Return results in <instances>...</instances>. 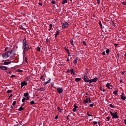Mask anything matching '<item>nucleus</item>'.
<instances>
[{
  "label": "nucleus",
  "mask_w": 126,
  "mask_h": 126,
  "mask_svg": "<svg viewBox=\"0 0 126 126\" xmlns=\"http://www.w3.org/2000/svg\"><path fill=\"white\" fill-rule=\"evenodd\" d=\"M28 44V42L24 39L23 42V48L25 51H27L29 49Z\"/></svg>",
  "instance_id": "f257e3e1"
},
{
  "label": "nucleus",
  "mask_w": 126,
  "mask_h": 126,
  "mask_svg": "<svg viewBox=\"0 0 126 126\" xmlns=\"http://www.w3.org/2000/svg\"><path fill=\"white\" fill-rule=\"evenodd\" d=\"M13 51V50L11 51H8L6 52L3 53L2 55L3 57L4 58H7L9 57V56L12 54V52Z\"/></svg>",
  "instance_id": "f03ea898"
},
{
  "label": "nucleus",
  "mask_w": 126,
  "mask_h": 126,
  "mask_svg": "<svg viewBox=\"0 0 126 126\" xmlns=\"http://www.w3.org/2000/svg\"><path fill=\"white\" fill-rule=\"evenodd\" d=\"M110 112L112 116V118L113 119L114 118H118V116L117 114H115L112 113L111 111H110Z\"/></svg>",
  "instance_id": "7ed1b4c3"
},
{
  "label": "nucleus",
  "mask_w": 126,
  "mask_h": 126,
  "mask_svg": "<svg viewBox=\"0 0 126 126\" xmlns=\"http://www.w3.org/2000/svg\"><path fill=\"white\" fill-rule=\"evenodd\" d=\"M98 79V78H95L93 79H89V83H91L92 82H96L97 81V80Z\"/></svg>",
  "instance_id": "20e7f679"
},
{
  "label": "nucleus",
  "mask_w": 126,
  "mask_h": 126,
  "mask_svg": "<svg viewBox=\"0 0 126 126\" xmlns=\"http://www.w3.org/2000/svg\"><path fill=\"white\" fill-rule=\"evenodd\" d=\"M84 81L87 82H89V79L86 75L84 76Z\"/></svg>",
  "instance_id": "39448f33"
},
{
  "label": "nucleus",
  "mask_w": 126,
  "mask_h": 126,
  "mask_svg": "<svg viewBox=\"0 0 126 126\" xmlns=\"http://www.w3.org/2000/svg\"><path fill=\"white\" fill-rule=\"evenodd\" d=\"M57 90L59 94L61 93L63 91V89L62 88H58Z\"/></svg>",
  "instance_id": "423d86ee"
},
{
  "label": "nucleus",
  "mask_w": 126,
  "mask_h": 126,
  "mask_svg": "<svg viewBox=\"0 0 126 126\" xmlns=\"http://www.w3.org/2000/svg\"><path fill=\"white\" fill-rule=\"evenodd\" d=\"M106 86L108 88L110 89H111L112 88V86L110 85V84L109 83H108L106 85Z\"/></svg>",
  "instance_id": "0eeeda50"
},
{
  "label": "nucleus",
  "mask_w": 126,
  "mask_h": 126,
  "mask_svg": "<svg viewBox=\"0 0 126 126\" xmlns=\"http://www.w3.org/2000/svg\"><path fill=\"white\" fill-rule=\"evenodd\" d=\"M27 84V83L25 81L22 82L21 83V88H22L23 86H24L26 85Z\"/></svg>",
  "instance_id": "6e6552de"
},
{
  "label": "nucleus",
  "mask_w": 126,
  "mask_h": 126,
  "mask_svg": "<svg viewBox=\"0 0 126 126\" xmlns=\"http://www.w3.org/2000/svg\"><path fill=\"white\" fill-rule=\"evenodd\" d=\"M69 24L68 23L65 22L63 23V28H65L68 27Z\"/></svg>",
  "instance_id": "1a4fd4ad"
},
{
  "label": "nucleus",
  "mask_w": 126,
  "mask_h": 126,
  "mask_svg": "<svg viewBox=\"0 0 126 126\" xmlns=\"http://www.w3.org/2000/svg\"><path fill=\"white\" fill-rule=\"evenodd\" d=\"M74 107L73 109V111L74 112H75L76 110V109L78 108V106H77L76 104H74Z\"/></svg>",
  "instance_id": "9d476101"
},
{
  "label": "nucleus",
  "mask_w": 126,
  "mask_h": 126,
  "mask_svg": "<svg viewBox=\"0 0 126 126\" xmlns=\"http://www.w3.org/2000/svg\"><path fill=\"white\" fill-rule=\"evenodd\" d=\"M0 68L3 70H6L7 69V67L5 66H0Z\"/></svg>",
  "instance_id": "9b49d317"
},
{
  "label": "nucleus",
  "mask_w": 126,
  "mask_h": 126,
  "mask_svg": "<svg viewBox=\"0 0 126 126\" xmlns=\"http://www.w3.org/2000/svg\"><path fill=\"white\" fill-rule=\"evenodd\" d=\"M88 98H86L83 102V103L84 104H86L88 102Z\"/></svg>",
  "instance_id": "f8f14e48"
},
{
  "label": "nucleus",
  "mask_w": 126,
  "mask_h": 126,
  "mask_svg": "<svg viewBox=\"0 0 126 126\" xmlns=\"http://www.w3.org/2000/svg\"><path fill=\"white\" fill-rule=\"evenodd\" d=\"M81 79L80 78H77L75 79V80L76 82H79L81 80Z\"/></svg>",
  "instance_id": "ddd939ff"
},
{
  "label": "nucleus",
  "mask_w": 126,
  "mask_h": 126,
  "mask_svg": "<svg viewBox=\"0 0 126 126\" xmlns=\"http://www.w3.org/2000/svg\"><path fill=\"white\" fill-rule=\"evenodd\" d=\"M7 60H5V61L4 63V64L5 65L8 64L10 63H11V62H6Z\"/></svg>",
  "instance_id": "4468645a"
},
{
  "label": "nucleus",
  "mask_w": 126,
  "mask_h": 126,
  "mask_svg": "<svg viewBox=\"0 0 126 126\" xmlns=\"http://www.w3.org/2000/svg\"><path fill=\"white\" fill-rule=\"evenodd\" d=\"M123 94H122V95H121V99H122L123 100H125L126 99V96H124L123 95Z\"/></svg>",
  "instance_id": "2eb2a0df"
},
{
  "label": "nucleus",
  "mask_w": 126,
  "mask_h": 126,
  "mask_svg": "<svg viewBox=\"0 0 126 126\" xmlns=\"http://www.w3.org/2000/svg\"><path fill=\"white\" fill-rule=\"evenodd\" d=\"M70 71L71 72V73L72 74H73L74 75H76V74L75 72H74V69H71L70 70Z\"/></svg>",
  "instance_id": "dca6fc26"
},
{
  "label": "nucleus",
  "mask_w": 126,
  "mask_h": 126,
  "mask_svg": "<svg viewBox=\"0 0 126 126\" xmlns=\"http://www.w3.org/2000/svg\"><path fill=\"white\" fill-rule=\"evenodd\" d=\"M51 81V79H49V80H48L47 81L45 82L44 83V85H46L47 84L49 83Z\"/></svg>",
  "instance_id": "f3484780"
},
{
  "label": "nucleus",
  "mask_w": 126,
  "mask_h": 126,
  "mask_svg": "<svg viewBox=\"0 0 126 126\" xmlns=\"http://www.w3.org/2000/svg\"><path fill=\"white\" fill-rule=\"evenodd\" d=\"M45 88H42L40 89L39 90L40 91H44L45 90Z\"/></svg>",
  "instance_id": "a211bd4d"
},
{
  "label": "nucleus",
  "mask_w": 126,
  "mask_h": 126,
  "mask_svg": "<svg viewBox=\"0 0 126 126\" xmlns=\"http://www.w3.org/2000/svg\"><path fill=\"white\" fill-rule=\"evenodd\" d=\"M78 60V59L77 58H76L75 59V60L73 61V63H74V64H76Z\"/></svg>",
  "instance_id": "6ab92c4d"
},
{
  "label": "nucleus",
  "mask_w": 126,
  "mask_h": 126,
  "mask_svg": "<svg viewBox=\"0 0 126 126\" xmlns=\"http://www.w3.org/2000/svg\"><path fill=\"white\" fill-rule=\"evenodd\" d=\"M29 95V94L28 92H27L26 93H24V96L25 97H26L28 96Z\"/></svg>",
  "instance_id": "aec40b11"
},
{
  "label": "nucleus",
  "mask_w": 126,
  "mask_h": 126,
  "mask_svg": "<svg viewBox=\"0 0 126 126\" xmlns=\"http://www.w3.org/2000/svg\"><path fill=\"white\" fill-rule=\"evenodd\" d=\"M70 43L72 45H74L73 41V39H71L70 40Z\"/></svg>",
  "instance_id": "412c9836"
},
{
  "label": "nucleus",
  "mask_w": 126,
  "mask_h": 126,
  "mask_svg": "<svg viewBox=\"0 0 126 126\" xmlns=\"http://www.w3.org/2000/svg\"><path fill=\"white\" fill-rule=\"evenodd\" d=\"M23 108H22L21 106L19 108L18 110L19 111H20L23 110Z\"/></svg>",
  "instance_id": "4be33fe9"
},
{
  "label": "nucleus",
  "mask_w": 126,
  "mask_h": 126,
  "mask_svg": "<svg viewBox=\"0 0 126 126\" xmlns=\"http://www.w3.org/2000/svg\"><path fill=\"white\" fill-rule=\"evenodd\" d=\"M30 103L31 105H33L34 104H35V103L34 101L32 100L31 102Z\"/></svg>",
  "instance_id": "5701e85b"
},
{
  "label": "nucleus",
  "mask_w": 126,
  "mask_h": 126,
  "mask_svg": "<svg viewBox=\"0 0 126 126\" xmlns=\"http://www.w3.org/2000/svg\"><path fill=\"white\" fill-rule=\"evenodd\" d=\"M17 71V72H20V73H22V71L20 69H17L16 70Z\"/></svg>",
  "instance_id": "b1692460"
},
{
  "label": "nucleus",
  "mask_w": 126,
  "mask_h": 126,
  "mask_svg": "<svg viewBox=\"0 0 126 126\" xmlns=\"http://www.w3.org/2000/svg\"><path fill=\"white\" fill-rule=\"evenodd\" d=\"M12 90H8L7 91V93H11L12 92Z\"/></svg>",
  "instance_id": "393cba45"
},
{
  "label": "nucleus",
  "mask_w": 126,
  "mask_h": 126,
  "mask_svg": "<svg viewBox=\"0 0 126 126\" xmlns=\"http://www.w3.org/2000/svg\"><path fill=\"white\" fill-rule=\"evenodd\" d=\"M110 51L109 49H107L106 50V52L107 54H109L110 52Z\"/></svg>",
  "instance_id": "a878e982"
},
{
  "label": "nucleus",
  "mask_w": 126,
  "mask_h": 126,
  "mask_svg": "<svg viewBox=\"0 0 126 126\" xmlns=\"http://www.w3.org/2000/svg\"><path fill=\"white\" fill-rule=\"evenodd\" d=\"M57 109L58 110V111L59 112H61L62 111V109H60L59 108V107Z\"/></svg>",
  "instance_id": "bb28decb"
},
{
  "label": "nucleus",
  "mask_w": 126,
  "mask_h": 126,
  "mask_svg": "<svg viewBox=\"0 0 126 126\" xmlns=\"http://www.w3.org/2000/svg\"><path fill=\"white\" fill-rule=\"evenodd\" d=\"M99 24L101 28H102V26L100 21L99 22Z\"/></svg>",
  "instance_id": "cd10ccee"
},
{
  "label": "nucleus",
  "mask_w": 126,
  "mask_h": 126,
  "mask_svg": "<svg viewBox=\"0 0 126 126\" xmlns=\"http://www.w3.org/2000/svg\"><path fill=\"white\" fill-rule=\"evenodd\" d=\"M59 32L58 31H57V32L55 35V37H56L57 36L59 35Z\"/></svg>",
  "instance_id": "c85d7f7f"
},
{
  "label": "nucleus",
  "mask_w": 126,
  "mask_h": 126,
  "mask_svg": "<svg viewBox=\"0 0 126 126\" xmlns=\"http://www.w3.org/2000/svg\"><path fill=\"white\" fill-rule=\"evenodd\" d=\"M26 98L24 97H23L22 99V102H24Z\"/></svg>",
  "instance_id": "c756f323"
},
{
  "label": "nucleus",
  "mask_w": 126,
  "mask_h": 126,
  "mask_svg": "<svg viewBox=\"0 0 126 126\" xmlns=\"http://www.w3.org/2000/svg\"><path fill=\"white\" fill-rule=\"evenodd\" d=\"M49 26L50 27V29H49L48 30L49 31H50L51 30L52 27V25L51 24H50Z\"/></svg>",
  "instance_id": "7c9ffc66"
},
{
  "label": "nucleus",
  "mask_w": 126,
  "mask_h": 126,
  "mask_svg": "<svg viewBox=\"0 0 126 126\" xmlns=\"http://www.w3.org/2000/svg\"><path fill=\"white\" fill-rule=\"evenodd\" d=\"M113 93L114 94L116 95L117 94V91L116 90L113 92Z\"/></svg>",
  "instance_id": "2f4dec72"
},
{
  "label": "nucleus",
  "mask_w": 126,
  "mask_h": 126,
  "mask_svg": "<svg viewBox=\"0 0 126 126\" xmlns=\"http://www.w3.org/2000/svg\"><path fill=\"white\" fill-rule=\"evenodd\" d=\"M51 2L53 4H55L56 3V2L55 1H54L53 0H52V1Z\"/></svg>",
  "instance_id": "473e14b6"
},
{
  "label": "nucleus",
  "mask_w": 126,
  "mask_h": 126,
  "mask_svg": "<svg viewBox=\"0 0 126 126\" xmlns=\"http://www.w3.org/2000/svg\"><path fill=\"white\" fill-rule=\"evenodd\" d=\"M110 107H111V108H114V107L113 106L112 104H110Z\"/></svg>",
  "instance_id": "72a5a7b5"
},
{
  "label": "nucleus",
  "mask_w": 126,
  "mask_h": 126,
  "mask_svg": "<svg viewBox=\"0 0 126 126\" xmlns=\"http://www.w3.org/2000/svg\"><path fill=\"white\" fill-rule=\"evenodd\" d=\"M16 101H14V102H13V103H12V105L13 106H14L16 104Z\"/></svg>",
  "instance_id": "f704fd0d"
},
{
  "label": "nucleus",
  "mask_w": 126,
  "mask_h": 126,
  "mask_svg": "<svg viewBox=\"0 0 126 126\" xmlns=\"http://www.w3.org/2000/svg\"><path fill=\"white\" fill-rule=\"evenodd\" d=\"M37 50L38 51H39V52L40 51V50H41L40 48L39 47H38Z\"/></svg>",
  "instance_id": "c9c22d12"
},
{
  "label": "nucleus",
  "mask_w": 126,
  "mask_h": 126,
  "mask_svg": "<svg viewBox=\"0 0 126 126\" xmlns=\"http://www.w3.org/2000/svg\"><path fill=\"white\" fill-rule=\"evenodd\" d=\"M94 105V103H93V104H90L89 105V106L90 107H92Z\"/></svg>",
  "instance_id": "e433bc0d"
},
{
  "label": "nucleus",
  "mask_w": 126,
  "mask_h": 126,
  "mask_svg": "<svg viewBox=\"0 0 126 126\" xmlns=\"http://www.w3.org/2000/svg\"><path fill=\"white\" fill-rule=\"evenodd\" d=\"M122 3L123 5H126V2L125 1L122 2Z\"/></svg>",
  "instance_id": "4c0bfd02"
},
{
  "label": "nucleus",
  "mask_w": 126,
  "mask_h": 126,
  "mask_svg": "<svg viewBox=\"0 0 126 126\" xmlns=\"http://www.w3.org/2000/svg\"><path fill=\"white\" fill-rule=\"evenodd\" d=\"M67 2V0H63V4L65 3H66Z\"/></svg>",
  "instance_id": "58836bf2"
},
{
  "label": "nucleus",
  "mask_w": 126,
  "mask_h": 126,
  "mask_svg": "<svg viewBox=\"0 0 126 126\" xmlns=\"http://www.w3.org/2000/svg\"><path fill=\"white\" fill-rule=\"evenodd\" d=\"M91 100L90 98L89 97L88 98V102L90 103H91Z\"/></svg>",
  "instance_id": "ea45409f"
},
{
  "label": "nucleus",
  "mask_w": 126,
  "mask_h": 126,
  "mask_svg": "<svg viewBox=\"0 0 126 126\" xmlns=\"http://www.w3.org/2000/svg\"><path fill=\"white\" fill-rule=\"evenodd\" d=\"M97 123V122L94 121L93 122V123L94 125H96Z\"/></svg>",
  "instance_id": "a19ab883"
},
{
  "label": "nucleus",
  "mask_w": 126,
  "mask_h": 126,
  "mask_svg": "<svg viewBox=\"0 0 126 126\" xmlns=\"http://www.w3.org/2000/svg\"><path fill=\"white\" fill-rule=\"evenodd\" d=\"M88 113L89 112H88V113H87V115H88L89 116H93V115H91V114H89Z\"/></svg>",
  "instance_id": "79ce46f5"
},
{
  "label": "nucleus",
  "mask_w": 126,
  "mask_h": 126,
  "mask_svg": "<svg viewBox=\"0 0 126 126\" xmlns=\"http://www.w3.org/2000/svg\"><path fill=\"white\" fill-rule=\"evenodd\" d=\"M83 43L85 45H86V43L84 41H83Z\"/></svg>",
  "instance_id": "37998d69"
},
{
  "label": "nucleus",
  "mask_w": 126,
  "mask_h": 126,
  "mask_svg": "<svg viewBox=\"0 0 126 126\" xmlns=\"http://www.w3.org/2000/svg\"><path fill=\"white\" fill-rule=\"evenodd\" d=\"M65 51L67 52H69V50L68 49L66 48L65 49Z\"/></svg>",
  "instance_id": "c03bdc74"
},
{
  "label": "nucleus",
  "mask_w": 126,
  "mask_h": 126,
  "mask_svg": "<svg viewBox=\"0 0 126 126\" xmlns=\"http://www.w3.org/2000/svg\"><path fill=\"white\" fill-rule=\"evenodd\" d=\"M102 54L103 55H105V53L104 51H103L102 53Z\"/></svg>",
  "instance_id": "a18cd8bd"
},
{
  "label": "nucleus",
  "mask_w": 126,
  "mask_h": 126,
  "mask_svg": "<svg viewBox=\"0 0 126 126\" xmlns=\"http://www.w3.org/2000/svg\"><path fill=\"white\" fill-rule=\"evenodd\" d=\"M107 119L108 120V121H109L110 120V117L109 116L107 117Z\"/></svg>",
  "instance_id": "49530a36"
},
{
  "label": "nucleus",
  "mask_w": 126,
  "mask_h": 126,
  "mask_svg": "<svg viewBox=\"0 0 126 126\" xmlns=\"http://www.w3.org/2000/svg\"><path fill=\"white\" fill-rule=\"evenodd\" d=\"M15 76H16L15 75H13L11 76V77H10V78H12L13 77H15Z\"/></svg>",
  "instance_id": "de8ad7c7"
},
{
  "label": "nucleus",
  "mask_w": 126,
  "mask_h": 126,
  "mask_svg": "<svg viewBox=\"0 0 126 126\" xmlns=\"http://www.w3.org/2000/svg\"><path fill=\"white\" fill-rule=\"evenodd\" d=\"M97 3L98 4H100V1L99 0H97Z\"/></svg>",
  "instance_id": "09e8293b"
},
{
  "label": "nucleus",
  "mask_w": 126,
  "mask_h": 126,
  "mask_svg": "<svg viewBox=\"0 0 126 126\" xmlns=\"http://www.w3.org/2000/svg\"><path fill=\"white\" fill-rule=\"evenodd\" d=\"M117 58L118 59H119V54L118 53L117 54Z\"/></svg>",
  "instance_id": "8fccbe9b"
},
{
  "label": "nucleus",
  "mask_w": 126,
  "mask_h": 126,
  "mask_svg": "<svg viewBox=\"0 0 126 126\" xmlns=\"http://www.w3.org/2000/svg\"><path fill=\"white\" fill-rule=\"evenodd\" d=\"M68 56H71V55L70 54V53L69 52H68Z\"/></svg>",
  "instance_id": "3c124183"
},
{
  "label": "nucleus",
  "mask_w": 126,
  "mask_h": 126,
  "mask_svg": "<svg viewBox=\"0 0 126 126\" xmlns=\"http://www.w3.org/2000/svg\"><path fill=\"white\" fill-rule=\"evenodd\" d=\"M38 4L41 5V6H42V3H38Z\"/></svg>",
  "instance_id": "603ef678"
},
{
  "label": "nucleus",
  "mask_w": 126,
  "mask_h": 126,
  "mask_svg": "<svg viewBox=\"0 0 126 126\" xmlns=\"http://www.w3.org/2000/svg\"><path fill=\"white\" fill-rule=\"evenodd\" d=\"M58 118V115H57L55 117V119H57Z\"/></svg>",
  "instance_id": "864d4df0"
},
{
  "label": "nucleus",
  "mask_w": 126,
  "mask_h": 126,
  "mask_svg": "<svg viewBox=\"0 0 126 126\" xmlns=\"http://www.w3.org/2000/svg\"><path fill=\"white\" fill-rule=\"evenodd\" d=\"M25 61L26 62V63H27L28 62L27 61V58H25Z\"/></svg>",
  "instance_id": "5fc2aeb1"
},
{
  "label": "nucleus",
  "mask_w": 126,
  "mask_h": 126,
  "mask_svg": "<svg viewBox=\"0 0 126 126\" xmlns=\"http://www.w3.org/2000/svg\"><path fill=\"white\" fill-rule=\"evenodd\" d=\"M29 99V97H26V99L27 100H28Z\"/></svg>",
  "instance_id": "6e6d98bb"
},
{
  "label": "nucleus",
  "mask_w": 126,
  "mask_h": 126,
  "mask_svg": "<svg viewBox=\"0 0 126 126\" xmlns=\"http://www.w3.org/2000/svg\"><path fill=\"white\" fill-rule=\"evenodd\" d=\"M11 109H13V106H11Z\"/></svg>",
  "instance_id": "4d7b16f0"
},
{
  "label": "nucleus",
  "mask_w": 126,
  "mask_h": 126,
  "mask_svg": "<svg viewBox=\"0 0 126 126\" xmlns=\"http://www.w3.org/2000/svg\"><path fill=\"white\" fill-rule=\"evenodd\" d=\"M43 77H43V75H42V76H41V78H40V79H42V78H43Z\"/></svg>",
  "instance_id": "13d9d810"
},
{
  "label": "nucleus",
  "mask_w": 126,
  "mask_h": 126,
  "mask_svg": "<svg viewBox=\"0 0 126 126\" xmlns=\"http://www.w3.org/2000/svg\"><path fill=\"white\" fill-rule=\"evenodd\" d=\"M48 41V38H47V39H46V41L47 42Z\"/></svg>",
  "instance_id": "bf43d9fd"
},
{
  "label": "nucleus",
  "mask_w": 126,
  "mask_h": 126,
  "mask_svg": "<svg viewBox=\"0 0 126 126\" xmlns=\"http://www.w3.org/2000/svg\"><path fill=\"white\" fill-rule=\"evenodd\" d=\"M114 45H115V46L116 47L117 46H118V44H114Z\"/></svg>",
  "instance_id": "052dcab7"
},
{
  "label": "nucleus",
  "mask_w": 126,
  "mask_h": 126,
  "mask_svg": "<svg viewBox=\"0 0 126 126\" xmlns=\"http://www.w3.org/2000/svg\"><path fill=\"white\" fill-rule=\"evenodd\" d=\"M70 71V70H67V73H69Z\"/></svg>",
  "instance_id": "680f3d73"
},
{
  "label": "nucleus",
  "mask_w": 126,
  "mask_h": 126,
  "mask_svg": "<svg viewBox=\"0 0 126 126\" xmlns=\"http://www.w3.org/2000/svg\"><path fill=\"white\" fill-rule=\"evenodd\" d=\"M124 123H125L126 124V119L124 121Z\"/></svg>",
  "instance_id": "e2e57ef3"
},
{
  "label": "nucleus",
  "mask_w": 126,
  "mask_h": 126,
  "mask_svg": "<svg viewBox=\"0 0 126 126\" xmlns=\"http://www.w3.org/2000/svg\"><path fill=\"white\" fill-rule=\"evenodd\" d=\"M114 114H117V112H116L115 111L114 113Z\"/></svg>",
  "instance_id": "0e129e2a"
},
{
  "label": "nucleus",
  "mask_w": 126,
  "mask_h": 126,
  "mask_svg": "<svg viewBox=\"0 0 126 126\" xmlns=\"http://www.w3.org/2000/svg\"><path fill=\"white\" fill-rule=\"evenodd\" d=\"M122 79H121L120 81V82L121 83L122 82Z\"/></svg>",
  "instance_id": "69168bd1"
},
{
  "label": "nucleus",
  "mask_w": 126,
  "mask_h": 126,
  "mask_svg": "<svg viewBox=\"0 0 126 126\" xmlns=\"http://www.w3.org/2000/svg\"><path fill=\"white\" fill-rule=\"evenodd\" d=\"M100 90L101 91H102V88L101 87L100 88Z\"/></svg>",
  "instance_id": "338daca9"
},
{
  "label": "nucleus",
  "mask_w": 126,
  "mask_h": 126,
  "mask_svg": "<svg viewBox=\"0 0 126 126\" xmlns=\"http://www.w3.org/2000/svg\"><path fill=\"white\" fill-rule=\"evenodd\" d=\"M124 73H125V72L124 71V72H122V73L123 74H124Z\"/></svg>",
  "instance_id": "774afa93"
}]
</instances>
